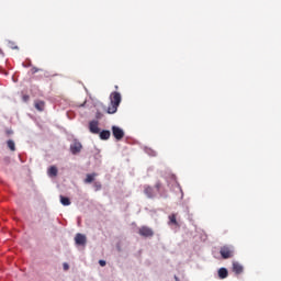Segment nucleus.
<instances>
[{
    "label": "nucleus",
    "mask_w": 281,
    "mask_h": 281,
    "mask_svg": "<svg viewBox=\"0 0 281 281\" xmlns=\"http://www.w3.org/2000/svg\"><path fill=\"white\" fill-rule=\"evenodd\" d=\"M122 102V94L120 92L114 91L110 94V105L108 108V113L113 115V113H117V108Z\"/></svg>",
    "instance_id": "obj_1"
},
{
    "label": "nucleus",
    "mask_w": 281,
    "mask_h": 281,
    "mask_svg": "<svg viewBox=\"0 0 281 281\" xmlns=\"http://www.w3.org/2000/svg\"><path fill=\"white\" fill-rule=\"evenodd\" d=\"M220 254L224 260L234 258V247L233 246H223L220 249Z\"/></svg>",
    "instance_id": "obj_2"
},
{
    "label": "nucleus",
    "mask_w": 281,
    "mask_h": 281,
    "mask_svg": "<svg viewBox=\"0 0 281 281\" xmlns=\"http://www.w3.org/2000/svg\"><path fill=\"white\" fill-rule=\"evenodd\" d=\"M138 234L139 236H143V238H153L155 236V232L148 226H142L138 228Z\"/></svg>",
    "instance_id": "obj_3"
},
{
    "label": "nucleus",
    "mask_w": 281,
    "mask_h": 281,
    "mask_svg": "<svg viewBox=\"0 0 281 281\" xmlns=\"http://www.w3.org/2000/svg\"><path fill=\"white\" fill-rule=\"evenodd\" d=\"M112 135L117 140L121 142V139H124V130L120 126H112Z\"/></svg>",
    "instance_id": "obj_4"
},
{
    "label": "nucleus",
    "mask_w": 281,
    "mask_h": 281,
    "mask_svg": "<svg viewBox=\"0 0 281 281\" xmlns=\"http://www.w3.org/2000/svg\"><path fill=\"white\" fill-rule=\"evenodd\" d=\"M81 151H82V143H80V140L78 139H75L70 145L71 155H78Z\"/></svg>",
    "instance_id": "obj_5"
},
{
    "label": "nucleus",
    "mask_w": 281,
    "mask_h": 281,
    "mask_svg": "<svg viewBox=\"0 0 281 281\" xmlns=\"http://www.w3.org/2000/svg\"><path fill=\"white\" fill-rule=\"evenodd\" d=\"M89 130H90V133H93V135L100 134V127H99L98 121H91L89 123Z\"/></svg>",
    "instance_id": "obj_6"
},
{
    "label": "nucleus",
    "mask_w": 281,
    "mask_h": 281,
    "mask_svg": "<svg viewBox=\"0 0 281 281\" xmlns=\"http://www.w3.org/2000/svg\"><path fill=\"white\" fill-rule=\"evenodd\" d=\"M75 243H76V245H81V246L87 245V236L83 234H80V233L77 234L75 236Z\"/></svg>",
    "instance_id": "obj_7"
},
{
    "label": "nucleus",
    "mask_w": 281,
    "mask_h": 281,
    "mask_svg": "<svg viewBox=\"0 0 281 281\" xmlns=\"http://www.w3.org/2000/svg\"><path fill=\"white\" fill-rule=\"evenodd\" d=\"M233 271H234V273H236L237 276H240V273H243V271H244L243 265H240V263L237 262V261H234V262H233Z\"/></svg>",
    "instance_id": "obj_8"
},
{
    "label": "nucleus",
    "mask_w": 281,
    "mask_h": 281,
    "mask_svg": "<svg viewBox=\"0 0 281 281\" xmlns=\"http://www.w3.org/2000/svg\"><path fill=\"white\" fill-rule=\"evenodd\" d=\"M34 106H35L36 111L43 112V111H45V101L36 100L34 102Z\"/></svg>",
    "instance_id": "obj_9"
},
{
    "label": "nucleus",
    "mask_w": 281,
    "mask_h": 281,
    "mask_svg": "<svg viewBox=\"0 0 281 281\" xmlns=\"http://www.w3.org/2000/svg\"><path fill=\"white\" fill-rule=\"evenodd\" d=\"M48 177H58V168L56 166H50L48 168Z\"/></svg>",
    "instance_id": "obj_10"
},
{
    "label": "nucleus",
    "mask_w": 281,
    "mask_h": 281,
    "mask_svg": "<svg viewBox=\"0 0 281 281\" xmlns=\"http://www.w3.org/2000/svg\"><path fill=\"white\" fill-rule=\"evenodd\" d=\"M100 139L106 140L110 139L111 137V131L109 130H103L102 132H100Z\"/></svg>",
    "instance_id": "obj_11"
},
{
    "label": "nucleus",
    "mask_w": 281,
    "mask_h": 281,
    "mask_svg": "<svg viewBox=\"0 0 281 281\" xmlns=\"http://www.w3.org/2000/svg\"><path fill=\"white\" fill-rule=\"evenodd\" d=\"M144 192L146 196H148V199H153V196H155V192L153 191V187L150 186H146Z\"/></svg>",
    "instance_id": "obj_12"
},
{
    "label": "nucleus",
    "mask_w": 281,
    "mask_h": 281,
    "mask_svg": "<svg viewBox=\"0 0 281 281\" xmlns=\"http://www.w3.org/2000/svg\"><path fill=\"white\" fill-rule=\"evenodd\" d=\"M227 276H229V272L227 271V268H221L218 270V278L221 280H225V278H227Z\"/></svg>",
    "instance_id": "obj_13"
},
{
    "label": "nucleus",
    "mask_w": 281,
    "mask_h": 281,
    "mask_svg": "<svg viewBox=\"0 0 281 281\" xmlns=\"http://www.w3.org/2000/svg\"><path fill=\"white\" fill-rule=\"evenodd\" d=\"M59 199H60L61 205H65V206L71 205V200H69V198L65 195H60Z\"/></svg>",
    "instance_id": "obj_14"
},
{
    "label": "nucleus",
    "mask_w": 281,
    "mask_h": 281,
    "mask_svg": "<svg viewBox=\"0 0 281 281\" xmlns=\"http://www.w3.org/2000/svg\"><path fill=\"white\" fill-rule=\"evenodd\" d=\"M169 225L179 226V222H177V214L169 215Z\"/></svg>",
    "instance_id": "obj_15"
},
{
    "label": "nucleus",
    "mask_w": 281,
    "mask_h": 281,
    "mask_svg": "<svg viewBox=\"0 0 281 281\" xmlns=\"http://www.w3.org/2000/svg\"><path fill=\"white\" fill-rule=\"evenodd\" d=\"M97 175L95 173H88L85 180V183H93Z\"/></svg>",
    "instance_id": "obj_16"
},
{
    "label": "nucleus",
    "mask_w": 281,
    "mask_h": 281,
    "mask_svg": "<svg viewBox=\"0 0 281 281\" xmlns=\"http://www.w3.org/2000/svg\"><path fill=\"white\" fill-rule=\"evenodd\" d=\"M7 146H8V148H10L12 150V153H14V150H16V145L14 144V140H12V139H9L7 142Z\"/></svg>",
    "instance_id": "obj_17"
},
{
    "label": "nucleus",
    "mask_w": 281,
    "mask_h": 281,
    "mask_svg": "<svg viewBox=\"0 0 281 281\" xmlns=\"http://www.w3.org/2000/svg\"><path fill=\"white\" fill-rule=\"evenodd\" d=\"M93 188L95 189V191L98 192V190H102V184L100 182H94L93 183Z\"/></svg>",
    "instance_id": "obj_18"
},
{
    "label": "nucleus",
    "mask_w": 281,
    "mask_h": 281,
    "mask_svg": "<svg viewBox=\"0 0 281 281\" xmlns=\"http://www.w3.org/2000/svg\"><path fill=\"white\" fill-rule=\"evenodd\" d=\"M38 71H41V69L37 68V67H33V68L31 69V74H38Z\"/></svg>",
    "instance_id": "obj_19"
},
{
    "label": "nucleus",
    "mask_w": 281,
    "mask_h": 281,
    "mask_svg": "<svg viewBox=\"0 0 281 281\" xmlns=\"http://www.w3.org/2000/svg\"><path fill=\"white\" fill-rule=\"evenodd\" d=\"M155 188L159 192V190H161V182L160 181L156 182Z\"/></svg>",
    "instance_id": "obj_20"
},
{
    "label": "nucleus",
    "mask_w": 281,
    "mask_h": 281,
    "mask_svg": "<svg viewBox=\"0 0 281 281\" xmlns=\"http://www.w3.org/2000/svg\"><path fill=\"white\" fill-rule=\"evenodd\" d=\"M99 265H100V267H106V261H104V260H99Z\"/></svg>",
    "instance_id": "obj_21"
},
{
    "label": "nucleus",
    "mask_w": 281,
    "mask_h": 281,
    "mask_svg": "<svg viewBox=\"0 0 281 281\" xmlns=\"http://www.w3.org/2000/svg\"><path fill=\"white\" fill-rule=\"evenodd\" d=\"M29 100H30V95L24 94V95H23V101H24V102H27Z\"/></svg>",
    "instance_id": "obj_22"
},
{
    "label": "nucleus",
    "mask_w": 281,
    "mask_h": 281,
    "mask_svg": "<svg viewBox=\"0 0 281 281\" xmlns=\"http://www.w3.org/2000/svg\"><path fill=\"white\" fill-rule=\"evenodd\" d=\"M64 271H69V265L68 263H64Z\"/></svg>",
    "instance_id": "obj_23"
},
{
    "label": "nucleus",
    "mask_w": 281,
    "mask_h": 281,
    "mask_svg": "<svg viewBox=\"0 0 281 281\" xmlns=\"http://www.w3.org/2000/svg\"><path fill=\"white\" fill-rule=\"evenodd\" d=\"M175 280H176V281H179V278H178L177 276H175Z\"/></svg>",
    "instance_id": "obj_24"
},
{
    "label": "nucleus",
    "mask_w": 281,
    "mask_h": 281,
    "mask_svg": "<svg viewBox=\"0 0 281 281\" xmlns=\"http://www.w3.org/2000/svg\"><path fill=\"white\" fill-rule=\"evenodd\" d=\"M115 89H119V87H117V86H115Z\"/></svg>",
    "instance_id": "obj_25"
}]
</instances>
